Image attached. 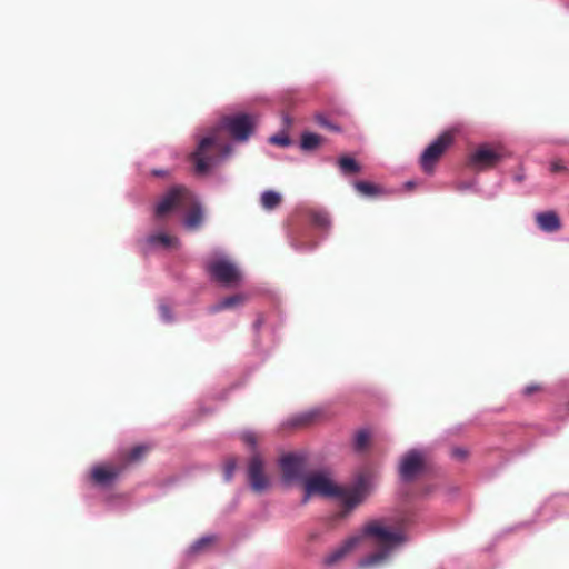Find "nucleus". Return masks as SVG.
I'll list each match as a JSON object with an SVG mask.
<instances>
[{"instance_id": "9d476101", "label": "nucleus", "mask_w": 569, "mask_h": 569, "mask_svg": "<svg viewBox=\"0 0 569 569\" xmlns=\"http://www.w3.org/2000/svg\"><path fill=\"white\" fill-rule=\"evenodd\" d=\"M423 467V453L419 449L408 451L400 460L399 473L402 480H412Z\"/></svg>"}, {"instance_id": "0eeeda50", "label": "nucleus", "mask_w": 569, "mask_h": 569, "mask_svg": "<svg viewBox=\"0 0 569 569\" xmlns=\"http://www.w3.org/2000/svg\"><path fill=\"white\" fill-rule=\"evenodd\" d=\"M279 465L282 470L281 482L284 486H290L301 480L305 481L307 475L305 470L307 467L306 458L300 453H287L281 457Z\"/></svg>"}, {"instance_id": "e433bc0d", "label": "nucleus", "mask_w": 569, "mask_h": 569, "mask_svg": "<svg viewBox=\"0 0 569 569\" xmlns=\"http://www.w3.org/2000/svg\"><path fill=\"white\" fill-rule=\"evenodd\" d=\"M328 129H330L332 131H340V128L331 122H330V126L328 127Z\"/></svg>"}, {"instance_id": "5701e85b", "label": "nucleus", "mask_w": 569, "mask_h": 569, "mask_svg": "<svg viewBox=\"0 0 569 569\" xmlns=\"http://www.w3.org/2000/svg\"><path fill=\"white\" fill-rule=\"evenodd\" d=\"M370 432L367 429L359 430L353 439V447L356 450H362L369 442Z\"/></svg>"}, {"instance_id": "393cba45", "label": "nucleus", "mask_w": 569, "mask_h": 569, "mask_svg": "<svg viewBox=\"0 0 569 569\" xmlns=\"http://www.w3.org/2000/svg\"><path fill=\"white\" fill-rule=\"evenodd\" d=\"M237 468L236 459H229L224 465L223 478L224 481L229 482L233 478L234 470Z\"/></svg>"}, {"instance_id": "20e7f679", "label": "nucleus", "mask_w": 569, "mask_h": 569, "mask_svg": "<svg viewBox=\"0 0 569 569\" xmlns=\"http://www.w3.org/2000/svg\"><path fill=\"white\" fill-rule=\"evenodd\" d=\"M218 129L214 128L210 133L201 138L198 147L192 153L194 170L198 174H207L211 168L218 166L232 154V146L221 147L217 138Z\"/></svg>"}, {"instance_id": "f257e3e1", "label": "nucleus", "mask_w": 569, "mask_h": 569, "mask_svg": "<svg viewBox=\"0 0 569 569\" xmlns=\"http://www.w3.org/2000/svg\"><path fill=\"white\" fill-rule=\"evenodd\" d=\"M408 540L401 529L385 526L379 520L367 522L359 532L347 538L341 545L331 550L323 559L327 567L335 566L353 549L370 541L378 549L361 558L357 567L359 569H378L385 566L397 548Z\"/></svg>"}, {"instance_id": "39448f33", "label": "nucleus", "mask_w": 569, "mask_h": 569, "mask_svg": "<svg viewBox=\"0 0 569 569\" xmlns=\"http://www.w3.org/2000/svg\"><path fill=\"white\" fill-rule=\"evenodd\" d=\"M210 277L226 288H233L242 281L238 266L223 253H217L206 262Z\"/></svg>"}, {"instance_id": "c9c22d12", "label": "nucleus", "mask_w": 569, "mask_h": 569, "mask_svg": "<svg viewBox=\"0 0 569 569\" xmlns=\"http://www.w3.org/2000/svg\"><path fill=\"white\" fill-rule=\"evenodd\" d=\"M262 326V320L261 319H257L253 327H254V330H259Z\"/></svg>"}, {"instance_id": "f03ea898", "label": "nucleus", "mask_w": 569, "mask_h": 569, "mask_svg": "<svg viewBox=\"0 0 569 569\" xmlns=\"http://www.w3.org/2000/svg\"><path fill=\"white\" fill-rule=\"evenodd\" d=\"M316 495L338 498L350 511L366 499L368 487L363 480H359L352 488H340L335 485L329 472L317 471L306 476L305 495L301 502L307 503Z\"/></svg>"}, {"instance_id": "58836bf2", "label": "nucleus", "mask_w": 569, "mask_h": 569, "mask_svg": "<svg viewBox=\"0 0 569 569\" xmlns=\"http://www.w3.org/2000/svg\"><path fill=\"white\" fill-rule=\"evenodd\" d=\"M283 121H284L287 124H289V123H290V119H289V117H288V116H283Z\"/></svg>"}, {"instance_id": "b1692460", "label": "nucleus", "mask_w": 569, "mask_h": 569, "mask_svg": "<svg viewBox=\"0 0 569 569\" xmlns=\"http://www.w3.org/2000/svg\"><path fill=\"white\" fill-rule=\"evenodd\" d=\"M159 316L162 322L171 323L173 321V313L170 307L166 303L159 305Z\"/></svg>"}, {"instance_id": "7ed1b4c3", "label": "nucleus", "mask_w": 569, "mask_h": 569, "mask_svg": "<svg viewBox=\"0 0 569 569\" xmlns=\"http://www.w3.org/2000/svg\"><path fill=\"white\" fill-rule=\"evenodd\" d=\"M187 209L190 210L183 219V226L188 230H196L203 222L202 206L189 189L173 187L157 203L156 216L160 218L171 211L181 212Z\"/></svg>"}, {"instance_id": "2eb2a0df", "label": "nucleus", "mask_w": 569, "mask_h": 569, "mask_svg": "<svg viewBox=\"0 0 569 569\" xmlns=\"http://www.w3.org/2000/svg\"><path fill=\"white\" fill-rule=\"evenodd\" d=\"M249 299L247 293H236L226 298H222L217 303L210 307L211 312H219L224 309H232L243 305Z\"/></svg>"}, {"instance_id": "6e6552de", "label": "nucleus", "mask_w": 569, "mask_h": 569, "mask_svg": "<svg viewBox=\"0 0 569 569\" xmlns=\"http://www.w3.org/2000/svg\"><path fill=\"white\" fill-rule=\"evenodd\" d=\"M254 124V117L248 113L228 116L221 121V126L238 141H247L253 131Z\"/></svg>"}, {"instance_id": "4be33fe9", "label": "nucleus", "mask_w": 569, "mask_h": 569, "mask_svg": "<svg viewBox=\"0 0 569 569\" xmlns=\"http://www.w3.org/2000/svg\"><path fill=\"white\" fill-rule=\"evenodd\" d=\"M312 222L317 228L323 229V230L329 229L331 226L329 214L323 211L315 212L312 214Z\"/></svg>"}, {"instance_id": "473e14b6", "label": "nucleus", "mask_w": 569, "mask_h": 569, "mask_svg": "<svg viewBox=\"0 0 569 569\" xmlns=\"http://www.w3.org/2000/svg\"><path fill=\"white\" fill-rule=\"evenodd\" d=\"M563 169V166L560 162H552L551 163V170L552 171H560Z\"/></svg>"}, {"instance_id": "72a5a7b5", "label": "nucleus", "mask_w": 569, "mask_h": 569, "mask_svg": "<svg viewBox=\"0 0 569 569\" xmlns=\"http://www.w3.org/2000/svg\"><path fill=\"white\" fill-rule=\"evenodd\" d=\"M523 179H525V174H523L522 172L516 173V174L513 176V180H515L516 182H518V183H519V182H521V181H523Z\"/></svg>"}, {"instance_id": "f3484780", "label": "nucleus", "mask_w": 569, "mask_h": 569, "mask_svg": "<svg viewBox=\"0 0 569 569\" xmlns=\"http://www.w3.org/2000/svg\"><path fill=\"white\" fill-rule=\"evenodd\" d=\"M216 540L214 535H207L196 540L188 549L189 555H198L204 551L209 546H211Z\"/></svg>"}, {"instance_id": "412c9836", "label": "nucleus", "mask_w": 569, "mask_h": 569, "mask_svg": "<svg viewBox=\"0 0 569 569\" xmlns=\"http://www.w3.org/2000/svg\"><path fill=\"white\" fill-rule=\"evenodd\" d=\"M320 144V137L312 132H306L301 137L300 147L303 150H313Z\"/></svg>"}, {"instance_id": "7c9ffc66", "label": "nucleus", "mask_w": 569, "mask_h": 569, "mask_svg": "<svg viewBox=\"0 0 569 569\" xmlns=\"http://www.w3.org/2000/svg\"><path fill=\"white\" fill-rule=\"evenodd\" d=\"M539 389V386L538 385H529L527 386L525 389H523V393L526 396H530L532 395L535 391H537Z\"/></svg>"}, {"instance_id": "f704fd0d", "label": "nucleus", "mask_w": 569, "mask_h": 569, "mask_svg": "<svg viewBox=\"0 0 569 569\" xmlns=\"http://www.w3.org/2000/svg\"><path fill=\"white\" fill-rule=\"evenodd\" d=\"M152 173L157 177H162L164 176L167 172L164 170H153Z\"/></svg>"}, {"instance_id": "4c0bfd02", "label": "nucleus", "mask_w": 569, "mask_h": 569, "mask_svg": "<svg viewBox=\"0 0 569 569\" xmlns=\"http://www.w3.org/2000/svg\"><path fill=\"white\" fill-rule=\"evenodd\" d=\"M413 186H415V182H413V181H408V182H406V187H407V188H411V187H413Z\"/></svg>"}, {"instance_id": "4468645a", "label": "nucleus", "mask_w": 569, "mask_h": 569, "mask_svg": "<svg viewBox=\"0 0 569 569\" xmlns=\"http://www.w3.org/2000/svg\"><path fill=\"white\" fill-rule=\"evenodd\" d=\"M536 222L543 232H555L560 229V219L553 211L538 212Z\"/></svg>"}, {"instance_id": "a211bd4d", "label": "nucleus", "mask_w": 569, "mask_h": 569, "mask_svg": "<svg viewBox=\"0 0 569 569\" xmlns=\"http://www.w3.org/2000/svg\"><path fill=\"white\" fill-rule=\"evenodd\" d=\"M353 188L365 197H375L382 192L378 186L368 181H356Z\"/></svg>"}, {"instance_id": "1a4fd4ad", "label": "nucleus", "mask_w": 569, "mask_h": 569, "mask_svg": "<svg viewBox=\"0 0 569 569\" xmlns=\"http://www.w3.org/2000/svg\"><path fill=\"white\" fill-rule=\"evenodd\" d=\"M248 479L251 489L258 493L266 491L270 486V481L264 473L263 460L258 453L253 455L249 461Z\"/></svg>"}, {"instance_id": "6ab92c4d", "label": "nucleus", "mask_w": 569, "mask_h": 569, "mask_svg": "<svg viewBox=\"0 0 569 569\" xmlns=\"http://www.w3.org/2000/svg\"><path fill=\"white\" fill-rule=\"evenodd\" d=\"M319 415H320L319 409H310V410L301 412V413L297 415L296 417L291 418L289 420V425L293 426V427L301 426V425L310 422L313 418H316Z\"/></svg>"}, {"instance_id": "ddd939ff", "label": "nucleus", "mask_w": 569, "mask_h": 569, "mask_svg": "<svg viewBox=\"0 0 569 569\" xmlns=\"http://www.w3.org/2000/svg\"><path fill=\"white\" fill-rule=\"evenodd\" d=\"M179 241L176 237L169 236L162 231H158L149 234L144 241L142 250L146 253L156 251V250H169L178 247Z\"/></svg>"}, {"instance_id": "a878e982", "label": "nucleus", "mask_w": 569, "mask_h": 569, "mask_svg": "<svg viewBox=\"0 0 569 569\" xmlns=\"http://www.w3.org/2000/svg\"><path fill=\"white\" fill-rule=\"evenodd\" d=\"M147 450H148V447L144 445H140V446L132 448L129 452L128 460L129 461L139 460L141 457H143V455L147 452Z\"/></svg>"}, {"instance_id": "dca6fc26", "label": "nucleus", "mask_w": 569, "mask_h": 569, "mask_svg": "<svg viewBox=\"0 0 569 569\" xmlns=\"http://www.w3.org/2000/svg\"><path fill=\"white\" fill-rule=\"evenodd\" d=\"M260 202L263 209L273 210L281 202V194L273 190H266L260 196Z\"/></svg>"}, {"instance_id": "423d86ee", "label": "nucleus", "mask_w": 569, "mask_h": 569, "mask_svg": "<svg viewBox=\"0 0 569 569\" xmlns=\"http://www.w3.org/2000/svg\"><path fill=\"white\" fill-rule=\"evenodd\" d=\"M452 142L453 132L445 131L425 148L420 156L419 163L427 174L433 172L436 163Z\"/></svg>"}, {"instance_id": "f8f14e48", "label": "nucleus", "mask_w": 569, "mask_h": 569, "mask_svg": "<svg viewBox=\"0 0 569 569\" xmlns=\"http://www.w3.org/2000/svg\"><path fill=\"white\" fill-rule=\"evenodd\" d=\"M502 159V154L488 147H480L469 157V163L476 170H485L493 167Z\"/></svg>"}, {"instance_id": "cd10ccee", "label": "nucleus", "mask_w": 569, "mask_h": 569, "mask_svg": "<svg viewBox=\"0 0 569 569\" xmlns=\"http://www.w3.org/2000/svg\"><path fill=\"white\" fill-rule=\"evenodd\" d=\"M242 440L248 445L250 446L251 448H256L257 446V440H256V436L253 432L251 431H244L242 433Z\"/></svg>"}, {"instance_id": "aec40b11", "label": "nucleus", "mask_w": 569, "mask_h": 569, "mask_svg": "<svg viewBox=\"0 0 569 569\" xmlns=\"http://www.w3.org/2000/svg\"><path fill=\"white\" fill-rule=\"evenodd\" d=\"M339 168L343 174L356 173L360 171L358 162L350 157H341L338 160Z\"/></svg>"}, {"instance_id": "bb28decb", "label": "nucleus", "mask_w": 569, "mask_h": 569, "mask_svg": "<svg viewBox=\"0 0 569 569\" xmlns=\"http://www.w3.org/2000/svg\"><path fill=\"white\" fill-rule=\"evenodd\" d=\"M270 143L281 146V147H289L291 144V140L286 133L281 134H274L269 138Z\"/></svg>"}, {"instance_id": "9b49d317", "label": "nucleus", "mask_w": 569, "mask_h": 569, "mask_svg": "<svg viewBox=\"0 0 569 569\" xmlns=\"http://www.w3.org/2000/svg\"><path fill=\"white\" fill-rule=\"evenodd\" d=\"M122 470V467L112 463L97 465L91 470V479L97 486L108 487L119 478Z\"/></svg>"}, {"instance_id": "c85d7f7f", "label": "nucleus", "mask_w": 569, "mask_h": 569, "mask_svg": "<svg viewBox=\"0 0 569 569\" xmlns=\"http://www.w3.org/2000/svg\"><path fill=\"white\" fill-rule=\"evenodd\" d=\"M467 450L463 448H455L452 450V457L459 460H462L467 457Z\"/></svg>"}, {"instance_id": "c756f323", "label": "nucleus", "mask_w": 569, "mask_h": 569, "mask_svg": "<svg viewBox=\"0 0 569 569\" xmlns=\"http://www.w3.org/2000/svg\"><path fill=\"white\" fill-rule=\"evenodd\" d=\"M316 120L321 127L328 128L330 126V121L323 114H317Z\"/></svg>"}, {"instance_id": "2f4dec72", "label": "nucleus", "mask_w": 569, "mask_h": 569, "mask_svg": "<svg viewBox=\"0 0 569 569\" xmlns=\"http://www.w3.org/2000/svg\"><path fill=\"white\" fill-rule=\"evenodd\" d=\"M292 246L296 248V250H300V251L311 250L315 247V244L310 246V244H306V243H300V244L292 243Z\"/></svg>"}]
</instances>
